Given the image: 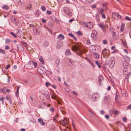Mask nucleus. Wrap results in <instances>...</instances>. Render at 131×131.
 <instances>
[{
  "label": "nucleus",
  "instance_id": "obj_40",
  "mask_svg": "<svg viewBox=\"0 0 131 131\" xmlns=\"http://www.w3.org/2000/svg\"><path fill=\"white\" fill-rule=\"evenodd\" d=\"M89 62L91 64V65L93 67H95V64L93 63V62L90 60H89Z\"/></svg>",
  "mask_w": 131,
  "mask_h": 131
},
{
  "label": "nucleus",
  "instance_id": "obj_26",
  "mask_svg": "<svg viewBox=\"0 0 131 131\" xmlns=\"http://www.w3.org/2000/svg\"><path fill=\"white\" fill-rule=\"evenodd\" d=\"M51 98L53 99L56 100V94L54 93H52L51 94Z\"/></svg>",
  "mask_w": 131,
  "mask_h": 131
},
{
  "label": "nucleus",
  "instance_id": "obj_29",
  "mask_svg": "<svg viewBox=\"0 0 131 131\" xmlns=\"http://www.w3.org/2000/svg\"><path fill=\"white\" fill-rule=\"evenodd\" d=\"M123 58L127 62H129L130 61L129 58L127 56H124Z\"/></svg>",
  "mask_w": 131,
  "mask_h": 131
},
{
  "label": "nucleus",
  "instance_id": "obj_11",
  "mask_svg": "<svg viewBox=\"0 0 131 131\" xmlns=\"http://www.w3.org/2000/svg\"><path fill=\"white\" fill-rule=\"evenodd\" d=\"M98 26L101 29H102L104 32L106 31V29L105 28V26L103 24L101 23H100L98 24Z\"/></svg>",
  "mask_w": 131,
  "mask_h": 131
},
{
  "label": "nucleus",
  "instance_id": "obj_64",
  "mask_svg": "<svg viewBox=\"0 0 131 131\" xmlns=\"http://www.w3.org/2000/svg\"><path fill=\"white\" fill-rule=\"evenodd\" d=\"M100 113L101 114H103L104 113V112L103 110H101L100 111Z\"/></svg>",
  "mask_w": 131,
  "mask_h": 131
},
{
  "label": "nucleus",
  "instance_id": "obj_31",
  "mask_svg": "<svg viewBox=\"0 0 131 131\" xmlns=\"http://www.w3.org/2000/svg\"><path fill=\"white\" fill-rule=\"evenodd\" d=\"M2 8L3 9L6 10H7L9 9L8 6L6 5H5L3 6H2Z\"/></svg>",
  "mask_w": 131,
  "mask_h": 131
},
{
  "label": "nucleus",
  "instance_id": "obj_6",
  "mask_svg": "<svg viewBox=\"0 0 131 131\" xmlns=\"http://www.w3.org/2000/svg\"><path fill=\"white\" fill-rule=\"evenodd\" d=\"M99 97V95L98 93L93 94L92 96V99L94 101H95L97 98Z\"/></svg>",
  "mask_w": 131,
  "mask_h": 131
},
{
  "label": "nucleus",
  "instance_id": "obj_14",
  "mask_svg": "<svg viewBox=\"0 0 131 131\" xmlns=\"http://www.w3.org/2000/svg\"><path fill=\"white\" fill-rule=\"evenodd\" d=\"M43 94L47 99H49L50 98L49 94L48 91H47L45 92V93H43Z\"/></svg>",
  "mask_w": 131,
  "mask_h": 131
},
{
  "label": "nucleus",
  "instance_id": "obj_55",
  "mask_svg": "<svg viewBox=\"0 0 131 131\" xmlns=\"http://www.w3.org/2000/svg\"><path fill=\"white\" fill-rule=\"evenodd\" d=\"M5 48L6 50H8L9 49V48L8 46H5Z\"/></svg>",
  "mask_w": 131,
  "mask_h": 131
},
{
  "label": "nucleus",
  "instance_id": "obj_4",
  "mask_svg": "<svg viewBox=\"0 0 131 131\" xmlns=\"http://www.w3.org/2000/svg\"><path fill=\"white\" fill-rule=\"evenodd\" d=\"M63 11L68 16L71 17L72 16V14L71 12L67 7H64L63 8Z\"/></svg>",
  "mask_w": 131,
  "mask_h": 131
},
{
  "label": "nucleus",
  "instance_id": "obj_41",
  "mask_svg": "<svg viewBox=\"0 0 131 131\" xmlns=\"http://www.w3.org/2000/svg\"><path fill=\"white\" fill-rule=\"evenodd\" d=\"M86 44L88 45H91V43L89 39H87Z\"/></svg>",
  "mask_w": 131,
  "mask_h": 131
},
{
  "label": "nucleus",
  "instance_id": "obj_54",
  "mask_svg": "<svg viewBox=\"0 0 131 131\" xmlns=\"http://www.w3.org/2000/svg\"><path fill=\"white\" fill-rule=\"evenodd\" d=\"M68 35L72 37H74V36L73 34H72V33H70L68 34Z\"/></svg>",
  "mask_w": 131,
  "mask_h": 131
},
{
  "label": "nucleus",
  "instance_id": "obj_38",
  "mask_svg": "<svg viewBox=\"0 0 131 131\" xmlns=\"http://www.w3.org/2000/svg\"><path fill=\"white\" fill-rule=\"evenodd\" d=\"M57 47L58 48H59L62 46V45L60 44V42H57Z\"/></svg>",
  "mask_w": 131,
  "mask_h": 131
},
{
  "label": "nucleus",
  "instance_id": "obj_5",
  "mask_svg": "<svg viewBox=\"0 0 131 131\" xmlns=\"http://www.w3.org/2000/svg\"><path fill=\"white\" fill-rule=\"evenodd\" d=\"M33 30L34 34L35 35H38L40 33V29L39 28H37L36 27H34L33 28Z\"/></svg>",
  "mask_w": 131,
  "mask_h": 131
},
{
  "label": "nucleus",
  "instance_id": "obj_28",
  "mask_svg": "<svg viewBox=\"0 0 131 131\" xmlns=\"http://www.w3.org/2000/svg\"><path fill=\"white\" fill-rule=\"evenodd\" d=\"M64 38V36L62 34H60L58 37V39L60 40H63Z\"/></svg>",
  "mask_w": 131,
  "mask_h": 131
},
{
  "label": "nucleus",
  "instance_id": "obj_51",
  "mask_svg": "<svg viewBox=\"0 0 131 131\" xmlns=\"http://www.w3.org/2000/svg\"><path fill=\"white\" fill-rule=\"evenodd\" d=\"M48 45V43L47 41L45 42L44 43V45L46 46L47 47Z\"/></svg>",
  "mask_w": 131,
  "mask_h": 131
},
{
  "label": "nucleus",
  "instance_id": "obj_15",
  "mask_svg": "<svg viewBox=\"0 0 131 131\" xmlns=\"http://www.w3.org/2000/svg\"><path fill=\"white\" fill-rule=\"evenodd\" d=\"M68 122V121L66 118H64V120L62 122V125L64 126L66 124H67Z\"/></svg>",
  "mask_w": 131,
  "mask_h": 131
},
{
  "label": "nucleus",
  "instance_id": "obj_24",
  "mask_svg": "<svg viewBox=\"0 0 131 131\" xmlns=\"http://www.w3.org/2000/svg\"><path fill=\"white\" fill-rule=\"evenodd\" d=\"M128 72V70L127 68H124L123 71V73L125 75H126L127 74Z\"/></svg>",
  "mask_w": 131,
  "mask_h": 131
},
{
  "label": "nucleus",
  "instance_id": "obj_58",
  "mask_svg": "<svg viewBox=\"0 0 131 131\" xmlns=\"http://www.w3.org/2000/svg\"><path fill=\"white\" fill-rule=\"evenodd\" d=\"M127 109H131V104L128 105L126 108Z\"/></svg>",
  "mask_w": 131,
  "mask_h": 131
},
{
  "label": "nucleus",
  "instance_id": "obj_34",
  "mask_svg": "<svg viewBox=\"0 0 131 131\" xmlns=\"http://www.w3.org/2000/svg\"><path fill=\"white\" fill-rule=\"evenodd\" d=\"M70 62V63H69V65L70 66L73 65V61L71 59H69V63Z\"/></svg>",
  "mask_w": 131,
  "mask_h": 131
},
{
  "label": "nucleus",
  "instance_id": "obj_36",
  "mask_svg": "<svg viewBox=\"0 0 131 131\" xmlns=\"http://www.w3.org/2000/svg\"><path fill=\"white\" fill-rule=\"evenodd\" d=\"M94 1V0H86V2L87 3L90 4L93 3Z\"/></svg>",
  "mask_w": 131,
  "mask_h": 131
},
{
  "label": "nucleus",
  "instance_id": "obj_43",
  "mask_svg": "<svg viewBox=\"0 0 131 131\" xmlns=\"http://www.w3.org/2000/svg\"><path fill=\"white\" fill-rule=\"evenodd\" d=\"M41 8L42 11H44L46 10V8L44 6H42L41 7Z\"/></svg>",
  "mask_w": 131,
  "mask_h": 131
},
{
  "label": "nucleus",
  "instance_id": "obj_50",
  "mask_svg": "<svg viewBox=\"0 0 131 131\" xmlns=\"http://www.w3.org/2000/svg\"><path fill=\"white\" fill-rule=\"evenodd\" d=\"M18 3L19 5H22L23 4V2H22L21 0H18Z\"/></svg>",
  "mask_w": 131,
  "mask_h": 131
},
{
  "label": "nucleus",
  "instance_id": "obj_32",
  "mask_svg": "<svg viewBox=\"0 0 131 131\" xmlns=\"http://www.w3.org/2000/svg\"><path fill=\"white\" fill-rule=\"evenodd\" d=\"M95 63L99 68H100L101 67V65L99 61H95Z\"/></svg>",
  "mask_w": 131,
  "mask_h": 131
},
{
  "label": "nucleus",
  "instance_id": "obj_49",
  "mask_svg": "<svg viewBox=\"0 0 131 131\" xmlns=\"http://www.w3.org/2000/svg\"><path fill=\"white\" fill-rule=\"evenodd\" d=\"M10 34L11 35H12L13 36H14L15 38H16L17 37V36H16V35L15 34H14V33H13V32H10Z\"/></svg>",
  "mask_w": 131,
  "mask_h": 131
},
{
  "label": "nucleus",
  "instance_id": "obj_2",
  "mask_svg": "<svg viewBox=\"0 0 131 131\" xmlns=\"http://www.w3.org/2000/svg\"><path fill=\"white\" fill-rule=\"evenodd\" d=\"M102 55L103 57L105 58H107L110 56V53L109 50L104 48L102 52Z\"/></svg>",
  "mask_w": 131,
  "mask_h": 131
},
{
  "label": "nucleus",
  "instance_id": "obj_59",
  "mask_svg": "<svg viewBox=\"0 0 131 131\" xmlns=\"http://www.w3.org/2000/svg\"><path fill=\"white\" fill-rule=\"evenodd\" d=\"M101 15H102V17L103 18H106V17L105 15L103 14H101Z\"/></svg>",
  "mask_w": 131,
  "mask_h": 131
},
{
  "label": "nucleus",
  "instance_id": "obj_60",
  "mask_svg": "<svg viewBox=\"0 0 131 131\" xmlns=\"http://www.w3.org/2000/svg\"><path fill=\"white\" fill-rule=\"evenodd\" d=\"M5 98L3 97H1L0 98V101H2L4 100Z\"/></svg>",
  "mask_w": 131,
  "mask_h": 131
},
{
  "label": "nucleus",
  "instance_id": "obj_48",
  "mask_svg": "<svg viewBox=\"0 0 131 131\" xmlns=\"http://www.w3.org/2000/svg\"><path fill=\"white\" fill-rule=\"evenodd\" d=\"M46 13L48 15H50L52 13L51 11L50 10H47Z\"/></svg>",
  "mask_w": 131,
  "mask_h": 131
},
{
  "label": "nucleus",
  "instance_id": "obj_62",
  "mask_svg": "<svg viewBox=\"0 0 131 131\" xmlns=\"http://www.w3.org/2000/svg\"><path fill=\"white\" fill-rule=\"evenodd\" d=\"M42 23H45V22H46V20L44 19H42Z\"/></svg>",
  "mask_w": 131,
  "mask_h": 131
},
{
  "label": "nucleus",
  "instance_id": "obj_42",
  "mask_svg": "<svg viewBox=\"0 0 131 131\" xmlns=\"http://www.w3.org/2000/svg\"><path fill=\"white\" fill-rule=\"evenodd\" d=\"M58 117V116L57 115H56L54 117V119L53 121H54L55 122L57 120V119Z\"/></svg>",
  "mask_w": 131,
  "mask_h": 131
},
{
  "label": "nucleus",
  "instance_id": "obj_63",
  "mask_svg": "<svg viewBox=\"0 0 131 131\" xmlns=\"http://www.w3.org/2000/svg\"><path fill=\"white\" fill-rule=\"evenodd\" d=\"M103 43L104 44H106L107 43V42L106 40H104L103 41Z\"/></svg>",
  "mask_w": 131,
  "mask_h": 131
},
{
  "label": "nucleus",
  "instance_id": "obj_12",
  "mask_svg": "<svg viewBox=\"0 0 131 131\" xmlns=\"http://www.w3.org/2000/svg\"><path fill=\"white\" fill-rule=\"evenodd\" d=\"M22 31L21 30H18L17 32V35L19 38H21L23 36Z\"/></svg>",
  "mask_w": 131,
  "mask_h": 131
},
{
  "label": "nucleus",
  "instance_id": "obj_20",
  "mask_svg": "<svg viewBox=\"0 0 131 131\" xmlns=\"http://www.w3.org/2000/svg\"><path fill=\"white\" fill-rule=\"evenodd\" d=\"M123 64L124 68L128 67V64L127 61H123Z\"/></svg>",
  "mask_w": 131,
  "mask_h": 131
},
{
  "label": "nucleus",
  "instance_id": "obj_37",
  "mask_svg": "<svg viewBox=\"0 0 131 131\" xmlns=\"http://www.w3.org/2000/svg\"><path fill=\"white\" fill-rule=\"evenodd\" d=\"M98 10L99 12L101 14H103L104 11V10L102 8L99 9Z\"/></svg>",
  "mask_w": 131,
  "mask_h": 131
},
{
  "label": "nucleus",
  "instance_id": "obj_61",
  "mask_svg": "<svg viewBox=\"0 0 131 131\" xmlns=\"http://www.w3.org/2000/svg\"><path fill=\"white\" fill-rule=\"evenodd\" d=\"M117 49H115L112 52V53H117Z\"/></svg>",
  "mask_w": 131,
  "mask_h": 131
},
{
  "label": "nucleus",
  "instance_id": "obj_18",
  "mask_svg": "<svg viewBox=\"0 0 131 131\" xmlns=\"http://www.w3.org/2000/svg\"><path fill=\"white\" fill-rule=\"evenodd\" d=\"M60 60L59 58H57L56 60L55 63L56 66H58L60 63Z\"/></svg>",
  "mask_w": 131,
  "mask_h": 131
},
{
  "label": "nucleus",
  "instance_id": "obj_19",
  "mask_svg": "<svg viewBox=\"0 0 131 131\" xmlns=\"http://www.w3.org/2000/svg\"><path fill=\"white\" fill-rule=\"evenodd\" d=\"M113 16L120 19L121 18V16L118 13H115L113 14Z\"/></svg>",
  "mask_w": 131,
  "mask_h": 131
},
{
  "label": "nucleus",
  "instance_id": "obj_8",
  "mask_svg": "<svg viewBox=\"0 0 131 131\" xmlns=\"http://www.w3.org/2000/svg\"><path fill=\"white\" fill-rule=\"evenodd\" d=\"M13 19V20H12L13 22L14 23L15 25L19 26L20 24L19 20L18 19L15 18H14Z\"/></svg>",
  "mask_w": 131,
  "mask_h": 131
},
{
  "label": "nucleus",
  "instance_id": "obj_39",
  "mask_svg": "<svg viewBox=\"0 0 131 131\" xmlns=\"http://www.w3.org/2000/svg\"><path fill=\"white\" fill-rule=\"evenodd\" d=\"M32 63L33 64L35 68H36L37 66V64L36 62L33 61L32 62Z\"/></svg>",
  "mask_w": 131,
  "mask_h": 131
},
{
  "label": "nucleus",
  "instance_id": "obj_9",
  "mask_svg": "<svg viewBox=\"0 0 131 131\" xmlns=\"http://www.w3.org/2000/svg\"><path fill=\"white\" fill-rule=\"evenodd\" d=\"M111 30L112 31V38L113 39L115 40L116 39V33L115 32H113V31L114 30L113 27H111L110 28V30Z\"/></svg>",
  "mask_w": 131,
  "mask_h": 131
},
{
  "label": "nucleus",
  "instance_id": "obj_33",
  "mask_svg": "<svg viewBox=\"0 0 131 131\" xmlns=\"http://www.w3.org/2000/svg\"><path fill=\"white\" fill-rule=\"evenodd\" d=\"M5 52L4 50L0 49V53H2L4 55H5Z\"/></svg>",
  "mask_w": 131,
  "mask_h": 131
},
{
  "label": "nucleus",
  "instance_id": "obj_27",
  "mask_svg": "<svg viewBox=\"0 0 131 131\" xmlns=\"http://www.w3.org/2000/svg\"><path fill=\"white\" fill-rule=\"evenodd\" d=\"M38 121L40 123V124L42 125H43L45 124V123L43 122V120L41 119H38Z\"/></svg>",
  "mask_w": 131,
  "mask_h": 131
},
{
  "label": "nucleus",
  "instance_id": "obj_10",
  "mask_svg": "<svg viewBox=\"0 0 131 131\" xmlns=\"http://www.w3.org/2000/svg\"><path fill=\"white\" fill-rule=\"evenodd\" d=\"M103 80V76L102 75H100L99 78V82L100 85H102V82Z\"/></svg>",
  "mask_w": 131,
  "mask_h": 131
},
{
  "label": "nucleus",
  "instance_id": "obj_52",
  "mask_svg": "<svg viewBox=\"0 0 131 131\" xmlns=\"http://www.w3.org/2000/svg\"><path fill=\"white\" fill-rule=\"evenodd\" d=\"M122 119H123V121L125 122H126L127 121V119L126 118V117H123Z\"/></svg>",
  "mask_w": 131,
  "mask_h": 131
},
{
  "label": "nucleus",
  "instance_id": "obj_17",
  "mask_svg": "<svg viewBox=\"0 0 131 131\" xmlns=\"http://www.w3.org/2000/svg\"><path fill=\"white\" fill-rule=\"evenodd\" d=\"M65 54L67 56H69L71 55L70 50L69 49H67L65 52Z\"/></svg>",
  "mask_w": 131,
  "mask_h": 131
},
{
  "label": "nucleus",
  "instance_id": "obj_23",
  "mask_svg": "<svg viewBox=\"0 0 131 131\" xmlns=\"http://www.w3.org/2000/svg\"><path fill=\"white\" fill-rule=\"evenodd\" d=\"M108 3H107L105 2L103 3L102 6L104 7V9H107V6Z\"/></svg>",
  "mask_w": 131,
  "mask_h": 131
},
{
  "label": "nucleus",
  "instance_id": "obj_57",
  "mask_svg": "<svg viewBox=\"0 0 131 131\" xmlns=\"http://www.w3.org/2000/svg\"><path fill=\"white\" fill-rule=\"evenodd\" d=\"M91 7L93 8H96V5L93 4L92 5Z\"/></svg>",
  "mask_w": 131,
  "mask_h": 131
},
{
  "label": "nucleus",
  "instance_id": "obj_35",
  "mask_svg": "<svg viewBox=\"0 0 131 131\" xmlns=\"http://www.w3.org/2000/svg\"><path fill=\"white\" fill-rule=\"evenodd\" d=\"M30 121L31 122L35 123L36 122V120L34 119L33 118H30Z\"/></svg>",
  "mask_w": 131,
  "mask_h": 131
},
{
  "label": "nucleus",
  "instance_id": "obj_46",
  "mask_svg": "<svg viewBox=\"0 0 131 131\" xmlns=\"http://www.w3.org/2000/svg\"><path fill=\"white\" fill-rule=\"evenodd\" d=\"M77 34L78 36H82V33L80 31L77 32Z\"/></svg>",
  "mask_w": 131,
  "mask_h": 131
},
{
  "label": "nucleus",
  "instance_id": "obj_30",
  "mask_svg": "<svg viewBox=\"0 0 131 131\" xmlns=\"http://www.w3.org/2000/svg\"><path fill=\"white\" fill-rule=\"evenodd\" d=\"M21 43L25 47L26 49L28 47L27 45L25 42L22 41H21Z\"/></svg>",
  "mask_w": 131,
  "mask_h": 131
},
{
  "label": "nucleus",
  "instance_id": "obj_7",
  "mask_svg": "<svg viewBox=\"0 0 131 131\" xmlns=\"http://www.w3.org/2000/svg\"><path fill=\"white\" fill-rule=\"evenodd\" d=\"M97 32L95 30H93L92 32L91 36L93 39L95 40L96 38Z\"/></svg>",
  "mask_w": 131,
  "mask_h": 131
},
{
  "label": "nucleus",
  "instance_id": "obj_45",
  "mask_svg": "<svg viewBox=\"0 0 131 131\" xmlns=\"http://www.w3.org/2000/svg\"><path fill=\"white\" fill-rule=\"evenodd\" d=\"M39 60L41 62L42 64H44V61L42 58H39Z\"/></svg>",
  "mask_w": 131,
  "mask_h": 131
},
{
  "label": "nucleus",
  "instance_id": "obj_25",
  "mask_svg": "<svg viewBox=\"0 0 131 131\" xmlns=\"http://www.w3.org/2000/svg\"><path fill=\"white\" fill-rule=\"evenodd\" d=\"M125 24L123 23H122L121 25L120 28V31L121 32H122L124 30V27Z\"/></svg>",
  "mask_w": 131,
  "mask_h": 131
},
{
  "label": "nucleus",
  "instance_id": "obj_44",
  "mask_svg": "<svg viewBox=\"0 0 131 131\" xmlns=\"http://www.w3.org/2000/svg\"><path fill=\"white\" fill-rule=\"evenodd\" d=\"M122 44L125 47H126L127 46L126 43L125 41H122Z\"/></svg>",
  "mask_w": 131,
  "mask_h": 131
},
{
  "label": "nucleus",
  "instance_id": "obj_16",
  "mask_svg": "<svg viewBox=\"0 0 131 131\" xmlns=\"http://www.w3.org/2000/svg\"><path fill=\"white\" fill-rule=\"evenodd\" d=\"M93 26V24L91 22L88 23V28L90 29L92 28Z\"/></svg>",
  "mask_w": 131,
  "mask_h": 131
},
{
  "label": "nucleus",
  "instance_id": "obj_56",
  "mask_svg": "<svg viewBox=\"0 0 131 131\" xmlns=\"http://www.w3.org/2000/svg\"><path fill=\"white\" fill-rule=\"evenodd\" d=\"M114 113L116 115H118L119 114L118 111L117 110H116L115 112Z\"/></svg>",
  "mask_w": 131,
  "mask_h": 131
},
{
  "label": "nucleus",
  "instance_id": "obj_22",
  "mask_svg": "<svg viewBox=\"0 0 131 131\" xmlns=\"http://www.w3.org/2000/svg\"><path fill=\"white\" fill-rule=\"evenodd\" d=\"M93 55L94 57L97 59H99V58L100 55L99 54L97 53H93Z\"/></svg>",
  "mask_w": 131,
  "mask_h": 131
},
{
  "label": "nucleus",
  "instance_id": "obj_47",
  "mask_svg": "<svg viewBox=\"0 0 131 131\" xmlns=\"http://www.w3.org/2000/svg\"><path fill=\"white\" fill-rule=\"evenodd\" d=\"M125 18L126 20H127L129 21H130L131 20V18H129L128 16H126L125 17Z\"/></svg>",
  "mask_w": 131,
  "mask_h": 131
},
{
  "label": "nucleus",
  "instance_id": "obj_13",
  "mask_svg": "<svg viewBox=\"0 0 131 131\" xmlns=\"http://www.w3.org/2000/svg\"><path fill=\"white\" fill-rule=\"evenodd\" d=\"M26 9H29L30 10H31L32 9V5L30 3L27 4L25 6Z\"/></svg>",
  "mask_w": 131,
  "mask_h": 131
},
{
  "label": "nucleus",
  "instance_id": "obj_1",
  "mask_svg": "<svg viewBox=\"0 0 131 131\" xmlns=\"http://www.w3.org/2000/svg\"><path fill=\"white\" fill-rule=\"evenodd\" d=\"M72 50L78 55L80 56L85 52L84 50L79 44L72 46Z\"/></svg>",
  "mask_w": 131,
  "mask_h": 131
},
{
  "label": "nucleus",
  "instance_id": "obj_21",
  "mask_svg": "<svg viewBox=\"0 0 131 131\" xmlns=\"http://www.w3.org/2000/svg\"><path fill=\"white\" fill-rule=\"evenodd\" d=\"M110 100V98L109 96H105L104 97V102L109 101Z\"/></svg>",
  "mask_w": 131,
  "mask_h": 131
},
{
  "label": "nucleus",
  "instance_id": "obj_3",
  "mask_svg": "<svg viewBox=\"0 0 131 131\" xmlns=\"http://www.w3.org/2000/svg\"><path fill=\"white\" fill-rule=\"evenodd\" d=\"M115 63V60L114 57H112L110 58L109 59L108 63L110 66V67L111 68H112Z\"/></svg>",
  "mask_w": 131,
  "mask_h": 131
},
{
  "label": "nucleus",
  "instance_id": "obj_53",
  "mask_svg": "<svg viewBox=\"0 0 131 131\" xmlns=\"http://www.w3.org/2000/svg\"><path fill=\"white\" fill-rule=\"evenodd\" d=\"M10 42V40L9 39H7L5 41L6 43H8Z\"/></svg>",
  "mask_w": 131,
  "mask_h": 131
}]
</instances>
